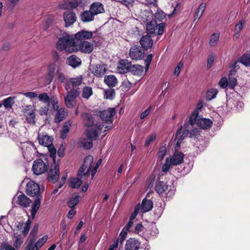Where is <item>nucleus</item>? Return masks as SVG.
I'll return each instance as SVG.
<instances>
[{
  "instance_id": "nucleus-18",
  "label": "nucleus",
  "mask_w": 250,
  "mask_h": 250,
  "mask_svg": "<svg viewBox=\"0 0 250 250\" xmlns=\"http://www.w3.org/2000/svg\"><path fill=\"white\" fill-rule=\"evenodd\" d=\"M56 71V64L55 63L50 64L48 66V73L45 77V83L49 84L53 80Z\"/></svg>"
},
{
  "instance_id": "nucleus-3",
  "label": "nucleus",
  "mask_w": 250,
  "mask_h": 250,
  "mask_svg": "<svg viewBox=\"0 0 250 250\" xmlns=\"http://www.w3.org/2000/svg\"><path fill=\"white\" fill-rule=\"evenodd\" d=\"M93 161V159L92 155H89L86 156L84 159L83 165L78 170L77 175L79 177H85L89 176L90 171L91 170Z\"/></svg>"
},
{
  "instance_id": "nucleus-25",
  "label": "nucleus",
  "mask_w": 250,
  "mask_h": 250,
  "mask_svg": "<svg viewBox=\"0 0 250 250\" xmlns=\"http://www.w3.org/2000/svg\"><path fill=\"white\" fill-rule=\"evenodd\" d=\"M168 185L164 181H159L155 187V190L159 195L162 194L168 190Z\"/></svg>"
},
{
  "instance_id": "nucleus-17",
  "label": "nucleus",
  "mask_w": 250,
  "mask_h": 250,
  "mask_svg": "<svg viewBox=\"0 0 250 250\" xmlns=\"http://www.w3.org/2000/svg\"><path fill=\"white\" fill-rule=\"evenodd\" d=\"M150 36L146 35L143 36L140 40L141 47L144 50H147L150 48L153 45V41Z\"/></svg>"
},
{
  "instance_id": "nucleus-31",
  "label": "nucleus",
  "mask_w": 250,
  "mask_h": 250,
  "mask_svg": "<svg viewBox=\"0 0 250 250\" xmlns=\"http://www.w3.org/2000/svg\"><path fill=\"white\" fill-rule=\"evenodd\" d=\"M153 202L150 199L145 198L142 203L141 210L143 212L150 211L153 207Z\"/></svg>"
},
{
  "instance_id": "nucleus-19",
  "label": "nucleus",
  "mask_w": 250,
  "mask_h": 250,
  "mask_svg": "<svg viewBox=\"0 0 250 250\" xmlns=\"http://www.w3.org/2000/svg\"><path fill=\"white\" fill-rule=\"evenodd\" d=\"M104 82L109 87L113 88L117 85L118 81L114 75L111 74L105 76L104 78Z\"/></svg>"
},
{
  "instance_id": "nucleus-53",
  "label": "nucleus",
  "mask_w": 250,
  "mask_h": 250,
  "mask_svg": "<svg viewBox=\"0 0 250 250\" xmlns=\"http://www.w3.org/2000/svg\"><path fill=\"white\" fill-rule=\"evenodd\" d=\"M156 139V135L155 133L151 134L149 135L146 140L145 146L146 147H148L151 143L153 142Z\"/></svg>"
},
{
  "instance_id": "nucleus-22",
  "label": "nucleus",
  "mask_w": 250,
  "mask_h": 250,
  "mask_svg": "<svg viewBox=\"0 0 250 250\" xmlns=\"http://www.w3.org/2000/svg\"><path fill=\"white\" fill-rule=\"evenodd\" d=\"M90 10L94 15L104 13V7L102 4L99 2H93L90 6Z\"/></svg>"
},
{
  "instance_id": "nucleus-61",
  "label": "nucleus",
  "mask_w": 250,
  "mask_h": 250,
  "mask_svg": "<svg viewBox=\"0 0 250 250\" xmlns=\"http://www.w3.org/2000/svg\"><path fill=\"white\" fill-rule=\"evenodd\" d=\"M219 84L222 88H225L229 86V83L227 79L225 77L222 78L219 81Z\"/></svg>"
},
{
  "instance_id": "nucleus-46",
  "label": "nucleus",
  "mask_w": 250,
  "mask_h": 250,
  "mask_svg": "<svg viewBox=\"0 0 250 250\" xmlns=\"http://www.w3.org/2000/svg\"><path fill=\"white\" fill-rule=\"evenodd\" d=\"M50 104H47L45 106L41 107L39 110V114L41 116L47 115L49 113H52L50 112Z\"/></svg>"
},
{
  "instance_id": "nucleus-23",
  "label": "nucleus",
  "mask_w": 250,
  "mask_h": 250,
  "mask_svg": "<svg viewBox=\"0 0 250 250\" xmlns=\"http://www.w3.org/2000/svg\"><path fill=\"white\" fill-rule=\"evenodd\" d=\"M106 71L107 69L101 64L94 65L92 69V73L97 77H102L105 74Z\"/></svg>"
},
{
  "instance_id": "nucleus-26",
  "label": "nucleus",
  "mask_w": 250,
  "mask_h": 250,
  "mask_svg": "<svg viewBox=\"0 0 250 250\" xmlns=\"http://www.w3.org/2000/svg\"><path fill=\"white\" fill-rule=\"evenodd\" d=\"M31 202V200L24 194L20 195L17 198L18 204L23 207H28Z\"/></svg>"
},
{
  "instance_id": "nucleus-33",
  "label": "nucleus",
  "mask_w": 250,
  "mask_h": 250,
  "mask_svg": "<svg viewBox=\"0 0 250 250\" xmlns=\"http://www.w3.org/2000/svg\"><path fill=\"white\" fill-rule=\"evenodd\" d=\"M128 71L133 75L141 76L143 73V66L139 65H132L130 66Z\"/></svg>"
},
{
  "instance_id": "nucleus-27",
  "label": "nucleus",
  "mask_w": 250,
  "mask_h": 250,
  "mask_svg": "<svg viewBox=\"0 0 250 250\" xmlns=\"http://www.w3.org/2000/svg\"><path fill=\"white\" fill-rule=\"evenodd\" d=\"M74 177L69 180V186L73 188H78L81 187L83 181L82 178L83 177Z\"/></svg>"
},
{
  "instance_id": "nucleus-45",
  "label": "nucleus",
  "mask_w": 250,
  "mask_h": 250,
  "mask_svg": "<svg viewBox=\"0 0 250 250\" xmlns=\"http://www.w3.org/2000/svg\"><path fill=\"white\" fill-rule=\"evenodd\" d=\"M46 147H48V149H49V151H50V157L53 158V163H56V155L57 150L55 148L54 146L53 145V144H52V145L47 146Z\"/></svg>"
},
{
  "instance_id": "nucleus-49",
  "label": "nucleus",
  "mask_w": 250,
  "mask_h": 250,
  "mask_svg": "<svg viewBox=\"0 0 250 250\" xmlns=\"http://www.w3.org/2000/svg\"><path fill=\"white\" fill-rule=\"evenodd\" d=\"M219 39V35L213 33L211 35L209 41V45L211 46H214L216 43L218 42Z\"/></svg>"
},
{
  "instance_id": "nucleus-7",
  "label": "nucleus",
  "mask_w": 250,
  "mask_h": 250,
  "mask_svg": "<svg viewBox=\"0 0 250 250\" xmlns=\"http://www.w3.org/2000/svg\"><path fill=\"white\" fill-rule=\"evenodd\" d=\"M129 56H130V58L133 60H141L145 56V51L141 46L134 45L130 48Z\"/></svg>"
},
{
  "instance_id": "nucleus-64",
  "label": "nucleus",
  "mask_w": 250,
  "mask_h": 250,
  "mask_svg": "<svg viewBox=\"0 0 250 250\" xmlns=\"http://www.w3.org/2000/svg\"><path fill=\"white\" fill-rule=\"evenodd\" d=\"M35 239L34 238H32L31 239L30 243L27 246L25 250H34L35 247L34 243L35 242Z\"/></svg>"
},
{
  "instance_id": "nucleus-28",
  "label": "nucleus",
  "mask_w": 250,
  "mask_h": 250,
  "mask_svg": "<svg viewBox=\"0 0 250 250\" xmlns=\"http://www.w3.org/2000/svg\"><path fill=\"white\" fill-rule=\"evenodd\" d=\"M206 4L205 3H202L200 4L198 8L196 9L194 16V22H197L201 16L203 15V13L206 8Z\"/></svg>"
},
{
  "instance_id": "nucleus-16",
  "label": "nucleus",
  "mask_w": 250,
  "mask_h": 250,
  "mask_svg": "<svg viewBox=\"0 0 250 250\" xmlns=\"http://www.w3.org/2000/svg\"><path fill=\"white\" fill-rule=\"evenodd\" d=\"M63 17L66 27H68L72 24L77 20L76 14L72 11L64 13Z\"/></svg>"
},
{
  "instance_id": "nucleus-42",
  "label": "nucleus",
  "mask_w": 250,
  "mask_h": 250,
  "mask_svg": "<svg viewBox=\"0 0 250 250\" xmlns=\"http://www.w3.org/2000/svg\"><path fill=\"white\" fill-rule=\"evenodd\" d=\"M65 115V112L64 109L61 108L57 111V114L55 117V122L59 123L62 122L64 118Z\"/></svg>"
},
{
  "instance_id": "nucleus-43",
  "label": "nucleus",
  "mask_w": 250,
  "mask_h": 250,
  "mask_svg": "<svg viewBox=\"0 0 250 250\" xmlns=\"http://www.w3.org/2000/svg\"><path fill=\"white\" fill-rule=\"evenodd\" d=\"M239 62L247 67H250V55L244 54L239 60Z\"/></svg>"
},
{
  "instance_id": "nucleus-4",
  "label": "nucleus",
  "mask_w": 250,
  "mask_h": 250,
  "mask_svg": "<svg viewBox=\"0 0 250 250\" xmlns=\"http://www.w3.org/2000/svg\"><path fill=\"white\" fill-rule=\"evenodd\" d=\"M75 49H72L70 52L80 51L82 53L89 54L93 49V44L88 41L75 42Z\"/></svg>"
},
{
  "instance_id": "nucleus-1",
  "label": "nucleus",
  "mask_w": 250,
  "mask_h": 250,
  "mask_svg": "<svg viewBox=\"0 0 250 250\" xmlns=\"http://www.w3.org/2000/svg\"><path fill=\"white\" fill-rule=\"evenodd\" d=\"M76 45V39L67 34L60 38L56 43L57 48L59 50H65L69 53L72 49H74Z\"/></svg>"
},
{
  "instance_id": "nucleus-54",
  "label": "nucleus",
  "mask_w": 250,
  "mask_h": 250,
  "mask_svg": "<svg viewBox=\"0 0 250 250\" xmlns=\"http://www.w3.org/2000/svg\"><path fill=\"white\" fill-rule=\"evenodd\" d=\"M245 21L242 20L239 21V23H237L234 28V30L237 33H239L241 31L244 27V25L245 24Z\"/></svg>"
},
{
  "instance_id": "nucleus-15",
  "label": "nucleus",
  "mask_w": 250,
  "mask_h": 250,
  "mask_svg": "<svg viewBox=\"0 0 250 250\" xmlns=\"http://www.w3.org/2000/svg\"><path fill=\"white\" fill-rule=\"evenodd\" d=\"M167 158H169V162L172 164V165L177 166L183 163L184 154L181 152H175L172 157H169Z\"/></svg>"
},
{
  "instance_id": "nucleus-56",
  "label": "nucleus",
  "mask_w": 250,
  "mask_h": 250,
  "mask_svg": "<svg viewBox=\"0 0 250 250\" xmlns=\"http://www.w3.org/2000/svg\"><path fill=\"white\" fill-rule=\"evenodd\" d=\"M214 59L215 57L213 54H211L209 55L207 60V69H209L212 66L214 62Z\"/></svg>"
},
{
  "instance_id": "nucleus-57",
  "label": "nucleus",
  "mask_w": 250,
  "mask_h": 250,
  "mask_svg": "<svg viewBox=\"0 0 250 250\" xmlns=\"http://www.w3.org/2000/svg\"><path fill=\"white\" fill-rule=\"evenodd\" d=\"M35 113L34 111H31L27 114L26 121L29 123H35Z\"/></svg>"
},
{
  "instance_id": "nucleus-38",
  "label": "nucleus",
  "mask_w": 250,
  "mask_h": 250,
  "mask_svg": "<svg viewBox=\"0 0 250 250\" xmlns=\"http://www.w3.org/2000/svg\"><path fill=\"white\" fill-rule=\"evenodd\" d=\"M71 125L70 121L65 122L62 127V129L61 130V136L62 139H65L67 136V134L69 131V127Z\"/></svg>"
},
{
  "instance_id": "nucleus-2",
  "label": "nucleus",
  "mask_w": 250,
  "mask_h": 250,
  "mask_svg": "<svg viewBox=\"0 0 250 250\" xmlns=\"http://www.w3.org/2000/svg\"><path fill=\"white\" fill-rule=\"evenodd\" d=\"M115 113L116 110L114 108H109L107 110H104L100 112V118L102 119V121H104L106 124H109V125L106 126V129L104 130V132L112 128L113 117Z\"/></svg>"
},
{
  "instance_id": "nucleus-6",
  "label": "nucleus",
  "mask_w": 250,
  "mask_h": 250,
  "mask_svg": "<svg viewBox=\"0 0 250 250\" xmlns=\"http://www.w3.org/2000/svg\"><path fill=\"white\" fill-rule=\"evenodd\" d=\"M48 169V164H45L42 159H38L34 161L32 166V171L35 174L39 175L42 174Z\"/></svg>"
},
{
  "instance_id": "nucleus-32",
  "label": "nucleus",
  "mask_w": 250,
  "mask_h": 250,
  "mask_svg": "<svg viewBox=\"0 0 250 250\" xmlns=\"http://www.w3.org/2000/svg\"><path fill=\"white\" fill-rule=\"evenodd\" d=\"M41 204V198L38 197L35 199L33 204L32 205L31 210V215L32 218H34L40 208Z\"/></svg>"
},
{
  "instance_id": "nucleus-13",
  "label": "nucleus",
  "mask_w": 250,
  "mask_h": 250,
  "mask_svg": "<svg viewBox=\"0 0 250 250\" xmlns=\"http://www.w3.org/2000/svg\"><path fill=\"white\" fill-rule=\"evenodd\" d=\"M92 37V32L83 30L74 35V39L76 42H85V40H90Z\"/></svg>"
},
{
  "instance_id": "nucleus-60",
  "label": "nucleus",
  "mask_w": 250,
  "mask_h": 250,
  "mask_svg": "<svg viewBox=\"0 0 250 250\" xmlns=\"http://www.w3.org/2000/svg\"><path fill=\"white\" fill-rule=\"evenodd\" d=\"M31 224V222L30 219H28L24 227V230H22V234L24 236H26L28 234L30 230Z\"/></svg>"
},
{
  "instance_id": "nucleus-34",
  "label": "nucleus",
  "mask_w": 250,
  "mask_h": 250,
  "mask_svg": "<svg viewBox=\"0 0 250 250\" xmlns=\"http://www.w3.org/2000/svg\"><path fill=\"white\" fill-rule=\"evenodd\" d=\"M218 93V91L216 88H212L208 90L206 93V99L208 101H211L215 98Z\"/></svg>"
},
{
  "instance_id": "nucleus-12",
  "label": "nucleus",
  "mask_w": 250,
  "mask_h": 250,
  "mask_svg": "<svg viewBox=\"0 0 250 250\" xmlns=\"http://www.w3.org/2000/svg\"><path fill=\"white\" fill-rule=\"evenodd\" d=\"M38 140L40 145L45 147L52 145L53 141V138L48 136L46 132L39 133Z\"/></svg>"
},
{
  "instance_id": "nucleus-52",
  "label": "nucleus",
  "mask_w": 250,
  "mask_h": 250,
  "mask_svg": "<svg viewBox=\"0 0 250 250\" xmlns=\"http://www.w3.org/2000/svg\"><path fill=\"white\" fill-rule=\"evenodd\" d=\"M104 96L106 99H113L115 92L114 89H107L104 91Z\"/></svg>"
},
{
  "instance_id": "nucleus-41",
  "label": "nucleus",
  "mask_w": 250,
  "mask_h": 250,
  "mask_svg": "<svg viewBox=\"0 0 250 250\" xmlns=\"http://www.w3.org/2000/svg\"><path fill=\"white\" fill-rule=\"evenodd\" d=\"M93 94L92 89L90 86H85L83 88L82 97L86 99H88Z\"/></svg>"
},
{
  "instance_id": "nucleus-35",
  "label": "nucleus",
  "mask_w": 250,
  "mask_h": 250,
  "mask_svg": "<svg viewBox=\"0 0 250 250\" xmlns=\"http://www.w3.org/2000/svg\"><path fill=\"white\" fill-rule=\"evenodd\" d=\"M158 28V26L152 24L151 22L148 23L146 24L147 35L153 37L156 35L155 31Z\"/></svg>"
},
{
  "instance_id": "nucleus-5",
  "label": "nucleus",
  "mask_w": 250,
  "mask_h": 250,
  "mask_svg": "<svg viewBox=\"0 0 250 250\" xmlns=\"http://www.w3.org/2000/svg\"><path fill=\"white\" fill-rule=\"evenodd\" d=\"M60 171L59 165L55 163L50 167V170L48 172L47 180L48 182L53 184L56 183L60 177Z\"/></svg>"
},
{
  "instance_id": "nucleus-62",
  "label": "nucleus",
  "mask_w": 250,
  "mask_h": 250,
  "mask_svg": "<svg viewBox=\"0 0 250 250\" xmlns=\"http://www.w3.org/2000/svg\"><path fill=\"white\" fill-rule=\"evenodd\" d=\"M172 165L170 162H169V158L166 159V161L165 164L163 165L162 167V170L164 172H167L170 167V166Z\"/></svg>"
},
{
  "instance_id": "nucleus-24",
  "label": "nucleus",
  "mask_w": 250,
  "mask_h": 250,
  "mask_svg": "<svg viewBox=\"0 0 250 250\" xmlns=\"http://www.w3.org/2000/svg\"><path fill=\"white\" fill-rule=\"evenodd\" d=\"M82 118L87 126H92L95 125L94 117L91 113H84L82 114Z\"/></svg>"
},
{
  "instance_id": "nucleus-59",
  "label": "nucleus",
  "mask_w": 250,
  "mask_h": 250,
  "mask_svg": "<svg viewBox=\"0 0 250 250\" xmlns=\"http://www.w3.org/2000/svg\"><path fill=\"white\" fill-rule=\"evenodd\" d=\"M93 140L88 141V140H84L82 142L83 146L85 149H90L93 146Z\"/></svg>"
},
{
  "instance_id": "nucleus-58",
  "label": "nucleus",
  "mask_w": 250,
  "mask_h": 250,
  "mask_svg": "<svg viewBox=\"0 0 250 250\" xmlns=\"http://www.w3.org/2000/svg\"><path fill=\"white\" fill-rule=\"evenodd\" d=\"M144 4L148 6L158 7V0H145Z\"/></svg>"
},
{
  "instance_id": "nucleus-30",
  "label": "nucleus",
  "mask_w": 250,
  "mask_h": 250,
  "mask_svg": "<svg viewBox=\"0 0 250 250\" xmlns=\"http://www.w3.org/2000/svg\"><path fill=\"white\" fill-rule=\"evenodd\" d=\"M81 20L84 22H89L94 20V15L89 10V11H85L80 15Z\"/></svg>"
},
{
  "instance_id": "nucleus-51",
  "label": "nucleus",
  "mask_w": 250,
  "mask_h": 250,
  "mask_svg": "<svg viewBox=\"0 0 250 250\" xmlns=\"http://www.w3.org/2000/svg\"><path fill=\"white\" fill-rule=\"evenodd\" d=\"M229 87L231 89H233L237 84V80L235 78L229 76Z\"/></svg>"
},
{
  "instance_id": "nucleus-37",
  "label": "nucleus",
  "mask_w": 250,
  "mask_h": 250,
  "mask_svg": "<svg viewBox=\"0 0 250 250\" xmlns=\"http://www.w3.org/2000/svg\"><path fill=\"white\" fill-rule=\"evenodd\" d=\"M189 133V130L186 129L182 131V126H181L176 131L175 134V139L182 138V140L187 137Z\"/></svg>"
},
{
  "instance_id": "nucleus-44",
  "label": "nucleus",
  "mask_w": 250,
  "mask_h": 250,
  "mask_svg": "<svg viewBox=\"0 0 250 250\" xmlns=\"http://www.w3.org/2000/svg\"><path fill=\"white\" fill-rule=\"evenodd\" d=\"M144 229V227L142 224H137L135 226L134 230L131 231L140 235L141 236L144 237L145 233L143 232Z\"/></svg>"
},
{
  "instance_id": "nucleus-14",
  "label": "nucleus",
  "mask_w": 250,
  "mask_h": 250,
  "mask_svg": "<svg viewBox=\"0 0 250 250\" xmlns=\"http://www.w3.org/2000/svg\"><path fill=\"white\" fill-rule=\"evenodd\" d=\"M141 245L140 242L134 238L126 240L125 245V250H139Z\"/></svg>"
},
{
  "instance_id": "nucleus-39",
  "label": "nucleus",
  "mask_w": 250,
  "mask_h": 250,
  "mask_svg": "<svg viewBox=\"0 0 250 250\" xmlns=\"http://www.w3.org/2000/svg\"><path fill=\"white\" fill-rule=\"evenodd\" d=\"M166 18V14L162 11L157 10L154 14V21L155 23L162 21Z\"/></svg>"
},
{
  "instance_id": "nucleus-63",
  "label": "nucleus",
  "mask_w": 250,
  "mask_h": 250,
  "mask_svg": "<svg viewBox=\"0 0 250 250\" xmlns=\"http://www.w3.org/2000/svg\"><path fill=\"white\" fill-rule=\"evenodd\" d=\"M127 235V231H124V229H123L119 235V241L120 243L122 245L123 242L125 240Z\"/></svg>"
},
{
  "instance_id": "nucleus-47",
  "label": "nucleus",
  "mask_w": 250,
  "mask_h": 250,
  "mask_svg": "<svg viewBox=\"0 0 250 250\" xmlns=\"http://www.w3.org/2000/svg\"><path fill=\"white\" fill-rule=\"evenodd\" d=\"M47 239V236L44 235L42 238H40L37 242L34 244L36 250H39V249L43 246Z\"/></svg>"
},
{
  "instance_id": "nucleus-20",
  "label": "nucleus",
  "mask_w": 250,
  "mask_h": 250,
  "mask_svg": "<svg viewBox=\"0 0 250 250\" xmlns=\"http://www.w3.org/2000/svg\"><path fill=\"white\" fill-rule=\"evenodd\" d=\"M66 63L73 68L78 67L82 63V61L80 58L75 55H72L66 60Z\"/></svg>"
},
{
  "instance_id": "nucleus-10",
  "label": "nucleus",
  "mask_w": 250,
  "mask_h": 250,
  "mask_svg": "<svg viewBox=\"0 0 250 250\" xmlns=\"http://www.w3.org/2000/svg\"><path fill=\"white\" fill-rule=\"evenodd\" d=\"M80 92L70 90L64 98V102L68 108H73L76 105V98L80 95Z\"/></svg>"
},
{
  "instance_id": "nucleus-50",
  "label": "nucleus",
  "mask_w": 250,
  "mask_h": 250,
  "mask_svg": "<svg viewBox=\"0 0 250 250\" xmlns=\"http://www.w3.org/2000/svg\"><path fill=\"white\" fill-rule=\"evenodd\" d=\"M198 115V112L197 110H194L192 112L189 117V123L190 125H193L194 124H196L197 121V117Z\"/></svg>"
},
{
  "instance_id": "nucleus-9",
  "label": "nucleus",
  "mask_w": 250,
  "mask_h": 250,
  "mask_svg": "<svg viewBox=\"0 0 250 250\" xmlns=\"http://www.w3.org/2000/svg\"><path fill=\"white\" fill-rule=\"evenodd\" d=\"M87 128L86 135L88 140H96L99 137L98 131L102 129V125L99 123H96L95 125Z\"/></svg>"
},
{
  "instance_id": "nucleus-8",
  "label": "nucleus",
  "mask_w": 250,
  "mask_h": 250,
  "mask_svg": "<svg viewBox=\"0 0 250 250\" xmlns=\"http://www.w3.org/2000/svg\"><path fill=\"white\" fill-rule=\"evenodd\" d=\"M40 188L39 185L34 181H30L26 185V193L31 196L36 198L40 197Z\"/></svg>"
},
{
  "instance_id": "nucleus-55",
  "label": "nucleus",
  "mask_w": 250,
  "mask_h": 250,
  "mask_svg": "<svg viewBox=\"0 0 250 250\" xmlns=\"http://www.w3.org/2000/svg\"><path fill=\"white\" fill-rule=\"evenodd\" d=\"M167 148L165 146H161L158 150V158L162 160L167 153Z\"/></svg>"
},
{
  "instance_id": "nucleus-11",
  "label": "nucleus",
  "mask_w": 250,
  "mask_h": 250,
  "mask_svg": "<svg viewBox=\"0 0 250 250\" xmlns=\"http://www.w3.org/2000/svg\"><path fill=\"white\" fill-rule=\"evenodd\" d=\"M83 83V77L82 76H78L76 78H72L69 79L67 81L65 89L68 90L67 86L69 88L70 86H72V89L71 90H74L76 92H80V88H79V86L81 85Z\"/></svg>"
},
{
  "instance_id": "nucleus-40",
  "label": "nucleus",
  "mask_w": 250,
  "mask_h": 250,
  "mask_svg": "<svg viewBox=\"0 0 250 250\" xmlns=\"http://www.w3.org/2000/svg\"><path fill=\"white\" fill-rule=\"evenodd\" d=\"M80 196L79 195L75 196V197L70 198L67 202V205L70 208H73L80 202Z\"/></svg>"
},
{
  "instance_id": "nucleus-48",
  "label": "nucleus",
  "mask_w": 250,
  "mask_h": 250,
  "mask_svg": "<svg viewBox=\"0 0 250 250\" xmlns=\"http://www.w3.org/2000/svg\"><path fill=\"white\" fill-rule=\"evenodd\" d=\"M39 99L42 102L49 104H50V98L46 93H42L38 96Z\"/></svg>"
},
{
  "instance_id": "nucleus-21",
  "label": "nucleus",
  "mask_w": 250,
  "mask_h": 250,
  "mask_svg": "<svg viewBox=\"0 0 250 250\" xmlns=\"http://www.w3.org/2000/svg\"><path fill=\"white\" fill-rule=\"evenodd\" d=\"M196 124L201 128L207 129L210 128L212 126V121L210 119L201 118L197 119Z\"/></svg>"
},
{
  "instance_id": "nucleus-29",
  "label": "nucleus",
  "mask_w": 250,
  "mask_h": 250,
  "mask_svg": "<svg viewBox=\"0 0 250 250\" xmlns=\"http://www.w3.org/2000/svg\"><path fill=\"white\" fill-rule=\"evenodd\" d=\"M131 66V62L127 60H121L118 66V69H122L120 71L121 73H126L128 71L129 69Z\"/></svg>"
},
{
  "instance_id": "nucleus-36",
  "label": "nucleus",
  "mask_w": 250,
  "mask_h": 250,
  "mask_svg": "<svg viewBox=\"0 0 250 250\" xmlns=\"http://www.w3.org/2000/svg\"><path fill=\"white\" fill-rule=\"evenodd\" d=\"M15 99V96L9 97L3 100L2 104L4 105L6 109H10L12 108V105L14 103V100Z\"/></svg>"
}]
</instances>
